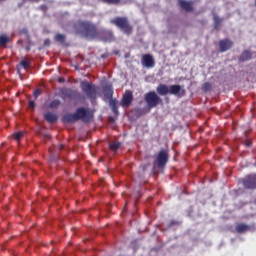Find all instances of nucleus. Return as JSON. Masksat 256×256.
I'll use <instances>...</instances> for the list:
<instances>
[{
    "mask_svg": "<svg viewBox=\"0 0 256 256\" xmlns=\"http://www.w3.org/2000/svg\"><path fill=\"white\" fill-rule=\"evenodd\" d=\"M75 35H81L85 39H97L99 37V29L97 25L89 20H78L73 24Z\"/></svg>",
    "mask_w": 256,
    "mask_h": 256,
    "instance_id": "obj_1",
    "label": "nucleus"
},
{
    "mask_svg": "<svg viewBox=\"0 0 256 256\" xmlns=\"http://www.w3.org/2000/svg\"><path fill=\"white\" fill-rule=\"evenodd\" d=\"M64 123H77V121H83V123H90L93 121V111L88 108L79 107L75 113H69L63 116Z\"/></svg>",
    "mask_w": 256,
    "mask_h": 256,
    "instance_id": "obj_2",
    "label": "nucleus"
},
{
    "mask_svg": "<svg viewBox=\"0 0 256 256\" xmlns=\"http://www.w3.org/2000/svg\"><path fill=\"white\" fill-rule=\"evenodd\" d=\"M158 95H176V97H183L185 95V89L181 87V85H171L168 86L166 84H159L156 88Z\"/></svg>",
    "mask_w": 256,
    "mask_h": 256,
    "instance_id": "obj_3",
    "label": "nucleus"
},
{
    "mask_svg": "<svg viewBox=\"0 0 256 256\" xmlns=\"http://www.w3.org/2000/svg\"><path fill=\"white\" fill-rule=\"evenodd\" d=\"M110 23L118 27L125 35H131V33H133V26H131L129 18L127 17H116L112 19Z\"/></svg>",
    "mask_w": 256,
    "mask_h": 256,
    "instance_id": "obj_4",
    "label": "nucleus"
},
{
    "mask_svg": "<svg viewBox=\"0 0 256 256\" xmlns=\"http://www.w3.org/2000/svg\"><path fill=\"white\" fill-rule=\"evenodd\" d=\"M80 88L88 99H97V91L99 90V87L93 83L84 80L80 83Z\"/></svg>",
    "mask_w": 256,
    "mask_h": 256,
    "instance_id": "obj_5",
    "label": "nucleus"
},
{
    "mask_svg": "<svg viewBox=\"0 0 256 256\" xmlns=\"http://www.w3.org/2000/svg\"><path fill=\"white\" fill-rule=\"evenodd\" d=\"M144 101L146 102L148 109H155L157 105L163 102L161 97L156 94L155 91H150L144 95Z\"/></svg>",
    "mask_w": 256,
    "mask_h": 256,
    "instance_id": "obj_6",
    "label": "nucleus"
},
{
    "mask_svg": "<svg viewBox=\"0 0 256 256\" xmlns=\"http://www.w3.org/2000/svg\"><path fill=\"white\" fill-rule=\"evenodd\" d=\"M169 162V152L167 150H161L154 162V167H158V169H163L165 165Z\"/></svg>",
    "mask_w": 256,
    "mask_h": 256,
    "instance_id": "obj_7",
    "label": "nucleus"
},
{
    "mask_svg": "<svg viewBox=\"0 0 256 256\" xmlns=\"http://www.w3.org/2000/svg\"><path fill=\"white\" fill-rule=\"evenodd\" d=\"M244 189H249L251 191L256 189V174H249L240 180Z\"/></svg>",
    "mask_w": 256,
    "mask_h": 256,
    "instance_id": "obj_8",
    "label": "nucleus"
},
{
    "mask_svg": "<svg viewBox=\"0 0 256 256\" xmlns=\"http://www.w3.org/2000/svg\"><path fill=\"white\" fill-rule=\"evenodd\" d=\"M219 47H220V52L225 53L233 47V41L229 40V38L222 39L219 41Z\"/></svg>",
    "mask_w": 256,
    "mask_h": 256,
    "instance_id": "obj_9",
    "label": "nucleus"
},
{
    "mask_svg": "<svg viewBox=\"0 0 256 256\" xmlns=\"http://www.w3.org/2000/svg\"><path fill=\"white\" fill-rule=\"evenodd\" d=\"M133 103V92L127 90L121 100V105L123 107H129Z\"/></svg>",
    "mask_w": 256,
    "mask_h": 256,
    "instance_id": "obj_10",
    "label": "nucleus"
},
{
    "mask_svg": "<svg viewBox=\"0 0 256 256\" xmlns=\"http://www.w3.org/2000/svg\"><path fill=\"white\" fill-rule=\"evenodd\" d=\"M99 36L101 37L102 41L111 43V41H115V36L113 32L110 30H102L99 31Z\"/></svg>",
    "mask_w": 256,
    "mask_h": 256,
    "instance_id": "obj_11",
    "label": "nucleus"
},
{
    "mask_svg": "<svg viewBox=\"0 0 256 256\" xmlns=\"http://www.w3.org/2000/svg\"><path fill=\"white\" fill-rule=\"evenodd\" d=\"M142 65H144L148 69L155 67V60L153 59V56L151 54L143 55L142 56Z\"/></svg>",
    "mask_w": 256,
    "mask_h": 256,
    "instance_id": "obj_12",
    "label": "nucleus"
},
{
    "mask_svg": "<svg viewBox=\"0 0 256 256\" xmlns=\"http://www.w3.org/2000/svg\"><path fill=\"white\" fill-rule=\"evenodd\" d=\"M103 93H104L105 99H109L110 101L113 100V84L106 83L103 86Z\"/></svg>",
    "mask_w": 256,
    "mask_h": 256,
    "instance_id": "obj_13",
    "label": "nucleus"
},
{
    "mask_svg": "<svg viewBox=\"0 0 256 256\" xmlns=\"http://www.w3.org/2000/svg\"><path fill=\"white\" fill-rule=\"evenodd\" d=\"M62 95L67 99H77L79 97V92L71 88H66L62 90Z\"/></svg>",
    "mask_w": 256,
    "mask_h": 256,
    "instance_id": "obj_14",
    "label": "nucleus"
},
{
    "mask_svg": "<svg viewBox=\"0 0 256 256\" xmlns=\"http://www.w3.org/2000/svg\"><path fill=\"white\" fill-rule=\"evenodd\" d=\"M179 5L181 9L186 11L187 13L193 12V1H187V0H179Z\"/></svg>",
    "mask_w": 256,
    "mask_h": 256,
    "instance_id": "obj_15",
    "label": "nucleus"
},
{
    "mask_svg": "<svg viewBox=\"0 0 256 256\" xmlns=\"http://www.w3.org/2000/svg\"><path fill=\"white\" fill-rule=\"evenodd\" d=\"M236 231L240 234L247 233V231H251V226L245 223H240L236 226Z\"/></svg>",
    "mask_w": 256,
    "mask_h": 256,
    "instance_id": "obj_16",
    "label": "nucleus"
},
{
    "mask_svg": "<svg viewBox=\"0 0 256 256\" xmlns=\"http://www.w3.org/2000/svg\"><path fill=\"white\" fill-rule=\"evenodd\" d=\"M44 119L48 123H57L58 117H57V114H53L51 112H47L46 114H44Z\"/></svg>",
    "mask_w": 256,
    "mask_h": 256,
    "instance_id": "obj_17",
    "label": "nucleus"
},
{
    "mask_svg": "<svg viewBox=\"0 0 256 256\" xmlns=\"http://www.w3.org/2000/svg\"><path fill=\"white\" fill-rule=\"evenodd\" d=\"M251 59H253V54L249 50H245L240 56V61L242 62L251 61Z\"/></svg>",
    "mask_w": 256,
    "mask_h": 256,
    "instance_id": "obj_18",
    "label": "nucleus"
},
{
    "mask_svg": "<svg viewBox=\"0 0 256 256\" xmlns=\"http://www.w3.org/2000/svg\"><path fill=\"white\" fill-rule=\"evenodd\" d=\"M109 103L114 115H119V102L117 100H110Z\"/></svg>",
    "mask_w": 256,
    "mask_h": 256,
    "instance_id": "obj_19",
    "label": "nucleus"
},
{
    "mask_svg": "<svg viewBox=\"0 0 256 256\" xmlns=\"http://www.w3.org/2000/svg\"><path fill=\"white\" fill-rule=\"evenodd\" d=\"M8 43H9V37H7V35L5 34L0 35V47H7Z\"/></svg>",
    "mask_w": 256,
    "mask_h": 256,
    "instance_id": "obj_20",
    "label": "nucleus"
},
{
    "mask_svg": "<svg viewBox=\"0 0 256 256\" xmlns=\"http://www.w3.org/2000/svg\"><path fill=\"white\" fill-rule=\"evenodd\" d=\"M221 23H223V19L219 16H214V29H219V27H221Z\"/></svg>",
    "mask_w": 256,
    "mask_h": 256,
    "instance_id": "obj_21",
    "label": "nucleus"
},
{
    "mask_svg": "<svg viewBox=\"0 0 256 256\" xmlns=\"http://www.w3.org/2000/svg\"><path fill=\"white\" fill-rule=\"evenodd\" d=\"M121 147V142H114L109 145L110 151H118Z\"/></svg>",
    "mask_w": 256,
    "mask_h": 256,
    "instance_id": "obj_22",
    "label": "nucleus"
},
{
    "mask_svg": "<svg viewBox=\"0 0 256 256\" xmlns=\"http://www.w3.org/2000/svg\"><path fill=\"white\" fill-rule=\"evenodd\" d=\"M65 39H67V36H65L64 34L55 35V41H57L58 43H65Z\"/></svg>",
    "mask_w": 256,
    "mask_h": 256,
    "instance_id": "obj_23",
    "label": "nucleus"
},
{
    "mask_svg": "<svg viewBox=\"0 0 256 256\" xmlns=\"http://www.w3.org/2000/svg\"><path fill=\"white\" fill-rule=\"evenodd\" d=\"M101 3H106L107 5H119L121 0H99Z\"/></svg>",
    "mask_w": 256,
    "mask_h": 256,
    "instance_id": "obj_24",
    "label": "nucleus"
},
{
    "mask_svg": "<svg viewBox=\"0 0 256 256\" xmlns=\"http://www.w3.org/2000/svg\"><path fill=\"white\" fill-rule=\"evenodd\" d=\"M59 105H61V101L53 100L52 102H50L49 108L50 109H57V107H59Z\"/></svg>",
    "mask_w": 256,
    "mask_h": 256,
    "instance_id": "obj_25",
    "label": "nucleus"
},
{
    "mask_svg": "<svg viewBox=\"0 0 256 256\" xmlns=\"http://www.w3.org/2000/svg\"><path fill=\"white\" fill-rule=\"evenodd\" d=\"M20 65L23 69H29V67H31V62H29V60H22Z\"/></svg>",
    "mask_w": 256,
    "mask_h": 256,
    "instance_id": "obj_26",
    "label": "nucleus"
},
{
    "mask_svg": "<svg viewBox=\"0 0 256 256\" xmlns=\"http://www.w3.org/2000/svg\"><path fill=\"white\" fill-rule=\"evenodd\" d=\"M211 87H212L211 83L206 82V83H204V84L202 85V91H205V92L211 91Z\"/></svg>",
    "mask_w": 256,
    "mask_h": 256,
    "instance_id": "obj_27",
    "label": "nucleus"
},
{
    "mask_svg": "<svg viewBox=\"0 0 256 256\" xmlns=\"http://www.w3.org/2000/svg\"><path fill=\"white\" fill-rule=\"evenodd\" d=\"M24 135H25V132H17L14 134V139L16 141H19L20 139H22V137H24Z\"/></svg>",
    "mask_w": 256,
    "mask_h": 256,
    "instance_id": "obj_28",
    "label": "nucleus"
},
{
    "mask_svg": "<svg viewBox=\"0 0 256 256\" xmlns=\"http://www.w3.org/2000/svg\"><path fill=\"white\" fill-rule=\"evenodd\" d=\"M41 93H43V90H42V89H36V90L34 91V98H35V99H38L39 96L41 95Z\"/></svg>",
    "mask_w": 256,
    "mask_h": 256,
    "instance_id": "obj_29",
    "label": "nucleus"
},
{
    "mask_svg": "<svg viewBox=\"0 0 256 256\" xmlns=\"http://www.w3.org/2000/svg\"><path fill=\"white\" fill-rule=\"evenodd\" d=\"M243 144L245 145V147H251V145H253V142L251 141V139H246L244 140Z\"/></svg>",
    "mask_w": 256,
    "mask_h": 256,
    "instance_id": "obj_30",
    "label": "nucleus"
},
{
    "mask_svg": "<svg viewBox=\"0 0 256 256\" xmlns=\"http://www.w3.org/2000/svg\"><path fill=\"white\" fill-rule=\"evenodd\" d=\"M29 107H30V109H35V101L31 100L29 102Z\"/></svg>",
    "mask_w": 256,
    "mask_h": 256,
    "instance_id": "obj_31",
    "label": "nucleus"
},
{
    "mask_svg": "<svg viewBox=\"0 0 256 256\" xmlns=\"http://www.w3.org/2000/svg\"><path fill=\"white\" fill-rule=\"evenodd\" d=\"M141 167H142V171H147V167H149V164H144Z\"/></svg>",
    "mask_w": 256,
    "mask_h": 256,
    "instance_id": "obj_32",
    "label": "nucleus"
},
{
    "mask_svg": "<svg viewBox=\"0 0 256 256\" xmlns=\"http://www.w3.org/2000/svg\"><path fill=\"white\" fill-rule=\"evenodd\" d=\"M58 83H65V78H58Z\"/></svg>",
    "mask_w": 256,
    "mask_h": 256,
    "instance_id": "obj_33",
    "label": "nucleus"
},
{
    "mask_svg": "<svg viewBox=\"0 0 256 256\" xmlns=\"http://www.w3.org/2000/svg\"><path fill=\"white\" fill-rule=\"evenodd\" d=\"M170 225H177V222L176 221H171Z\"/></svg>",
    "mask_w": 256,
    "mask_h": 256,
    "instance_id": "obj_34",
    "label": "nucleus"
},
{
    "mask_svg": "<svg viewBox=\"0 0 256 256\" xmlns=\"http://www.w3.org/2000/svg\"><path fill=\"white\" fill-rule=\"evenodd\" d=\"M63 149V145H60V150H62Z\"/></svg>",
    "mask_w": 256,
    "mask_h": 256,
    "instance_id": "obj_35",
    "label": "nucleus"
}]
</instances>
